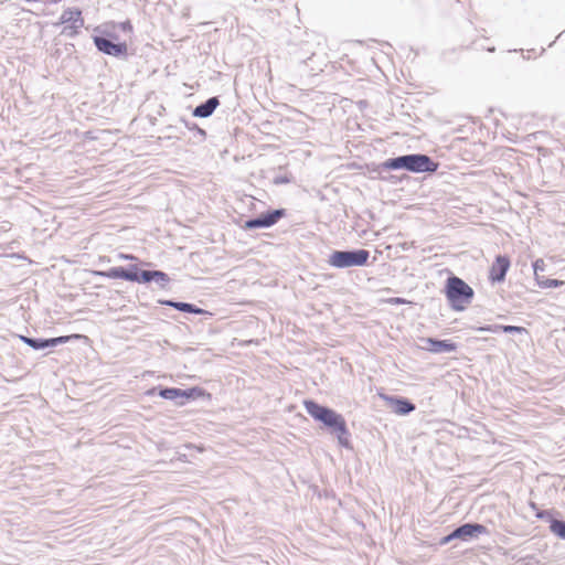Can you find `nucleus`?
Listing matches in <instances>:
<instances>
[{"label":"nucleus","instance_id":"4","mask_svg":"<svg viewBox=\"0 0 565 565\" xmlns=\"http://www.w3.org/2000/svg\"><path fill=\"white\" fill-rule=\"evenodd\" d=\"M370 252L367 249L333 250L328 264L334 268L360 267L367 264Z\"/></svg>","mask_w":565,"mask_h":565},{"label":"nucleus","instance_id":"2","mask_svg":"<svg viewBox=\"0 0 565 565\" xmlns=\"http://www.w3.org/2000/svg\"><path fill=\"white\" fill-rule=\"evenodd\" d=\"M438 163L424 153L403 154L385 160L381 164L382 171L407 170L414 173L435 172Z\"/></svg>","mask_w":565,"mask_h":565},{"label":"nucleus","instance_id":"11","mask_svg":"<svg viewBox=\"0 0 565 565\" xmlns=\"http://www.w3.org/2000/svg\"><path fill=\"white\" fill-rule=\"evenodd\" d=\"M422 342L424 343L422 348L431 353L455 352L457 350V344L450 340L423 338Z\"/></svg>","mask_w":565,"mask_h":565},{"label":"nucleus","instance_id":"21","mask_svg":"<svg viewBox=\"0 0 565 565\" xmlns=\"http://www.w3.org/2000/svg\"><path fill=\"white\" fill-rule=\"evenodd\" d=\"M121 268L122 267H113L106 271H97L96 274L111 279H121Z\"/></svg>","mask_w":565,"mask_h":565},{"label":"nucleus","instance_id":"8","mask_svg":"<svg viewBox=\"0 0 565 565\" xmlns=\"http://www.w3.org/2000/svg\"><path fill=\"white\" fill-rule=\"evenodd\" d=\"M510 268V259L505 255L495 257L489 270V279L494 282H502L505 279L507 273Z\"/></svg>","mask_w":565,"mask_h":565},{"label":"nucleus","instance_id":"29","mask_svg":"<svg viewBox=\"0 0 565 565\" xmlns=\"http://www.w3.org/2000/svg\"><path fill=\"white\" fill-rule=\"evenodd\" d=\"M530 507H531L533 510H535L536 512H537V510H540V509L537 508V505H536L534 502H531V503H530Z\"/></svg>","mask_w":565,"mask_h":565},{"label":"nucleus","instance_id":"17","mask_svg":"<svg viewBox=\"0 0 565 565\" xmlns=\"http://www.w3.org/2000/svg\"><path fill=\"white\" fill-rule=\"evenodd\" d=\"M121 279L141 282L140 273L138 271V268L136 266H132L129 269L122 267Z\"/></svg>","mask_w":565,"mask_h":565},{"label":"nucleus","instance_id":"1","mask_svg":"<svg viewBox=\"0 0 565 565\" xmlns=\"http://www.w3.org/2000/svg\"><path fill=\"white\" fill-rule=\"evenodd\" d=\"M303 406L307 413L315 420L322 423L327 428L335 434L337 439L342 447H351L349 439L350 433L347 427V422L341 414L337 413L332 408L320 405L312 399L305 401Z\"/></svg>","mask_w":565,"mask_h":565},{"label":"nucleus","instance_id":"15","mask_svg":"<svg viewBox=\"0 0 565 565\" xmlns=\"http://www.w3.org/2000/svg\"><path fill=\"white\" fill-rule=\"evenodd\" d=\"M212 115V98L206 99L193 110L195 117H209Z\"/></svg>","mask_w":565,"mask_h":565},{"label":"nucleus","instance_id":"14","mask_svg":"<svg viewBox=\"0 0 565 565\" xmlns=\"http://www.w3.org/2000/svg\"><path fill=\"white\" fill-rule=\"evenodd\" d=\"M140 278L141 282L154 281L162 287L170 280L169 276L160 270H141Z\"/></svg>","mask_w":565,"mask_h":565},{"label":"nucleus","instance_id":"28","mask_svg":"<svg viewBox=\"0 0 565 565\" xmlns=\"http://www.w3.org/2000/svg\"><path fill=\"white\" fill-rule=\"evenodd\" d=\"M394 302H396V303H404V302H405V300H404V299H402V298H395V299H394Z\"/></svg>","mask_w":565,"mask_h":565},{"label":"nucleus","instance_id":"18","mask_svg":"<svg viewBox=\"0 0 565 565\" xmlns=\"http://www.w3.org/2000/svg\"><path fill=\"white\" fill-rule=\"evenodd\" d=\"M164 303L168 306H171L180 311H184V312H193V313L201 312V310L198 309L195 306H193L191 303H186V302H177V301L169 300V301H166Z\"/></svg>","mask_w":565,"mask_h":565},{"label":"nucleus","instance_id":"10","mask_svg":"<svg viewBox=\"0 0 565 565\" xmlns=\"http://www.w3.org/2000/svg\"><path fill=\"white\" fill-rule=\"evenodd\" d=\"M19 339L31 347L34 350H43L49 348H54L58 344L66 343L70 340V337H57L51 339H34L25 335H19Z\"/></svg>","mask_w":565,"mask_h":565},{"label":"nucleus","instance_id":"22","mask_svg":"<svg viewBox=\"0 0 565 565\" xmlns=\"http://www.w3.org/2000/svg\"><path fill=\"white\" fill-rule=\"evenodd\" d=\"M535 516L540 520L547 521L551 524L552 520H556L553 518L552 512L550 510H537Z\"/></svg>","mask_w":565,"mask_h":565},{"label":"nucleus","instance_id":"5","mask_svg":"<svg viewBox=\"0 0 565 565\" xmlns=\"http://www.w3.org/2000/svg\"><path fill=\"white\" fill-rule=\"evenodd\" d=\"M285 214V209L270 210L254 218L246 220L243 227L245 230L268 228L275 225Z\"/></svg>","mask_w":565,"mask_h":565},{"label":"nucleus","instance_id":"25","mask_svg":"<svg viewBox=\"0 0 565 565\" xmlns=\"http://www.w3.org/2000/svg\"><path fill=\"white\" fill-rule=\"evenodd\" d=\"M119 26L122 31H131L132 30V26L129 21L120 23Z\"/></svg>","mask_w":565,"mask_h":565},{"label":"nucleus","instance_id":"6","mask_svg":"<svg viewBox=\"0 0 565 565\" xmlns=\"http://www.w3.org/2000/svg\"><path fill=\"white\" fill-rule=\"evenodd\" d=\"M488 533L489 531L483 524L463 523L450 532V537H455L462 542H469L473 539H478L479 535Z\"/></svg>","mask_w":565,"mask_h":565},{"label":"nucleus","instance_id":"31","mask_svg":"<svg viewBox=\"0 0 565 565\" xmlns=\"http://www.w3.org/2000/svg\"><path fill=\"white\" fill-rule=\"evenodd\" d=\"M199 132H200L201 135H205L204 130L199 129Z\"/></svg>","mask_w":565,"mask_h":565},{"label":"nucleus","instance_id":"30","mask_svg":"<svg viewBox=\"0 0 565 565\" xmlns=\"http://www.w3.org/2000/svg\"><path fill=\"white\" fill-rule=\"evenodd\" d=\"M120 258H124V259H132V256L121 254V255H120Z\"/></svg>","mask_w":565,"mask_h":565},{"label":"nucleus","instance_id":"13","mask_svg":"<svg viewBox=\"0 0 565 565\" xmlns=\"http://www.w3.org/2000/svg\"><path fill=\"white\" fill-rule=\"evenodd\" d=\"M192 394V390H181L174 387L161 388L159 391V395L162 398L175 401L178 404H183V401L190 398Z\"/></svg>","mask_w":565,"mask_h":565},{"label":"nucleus","instance_id":"19","mask_svg":"<svg viewBox=\"0 0 565 565\" xmlns=\"http://www.w3.org/2000/svg\"><path fill=\"white\" fill-rule=\"evenodd\" d=\"M536 282L541 288H557L564 285V281L562 280L550 279L544 277H537Z\"/></svg>","mask_w":565,"mask_h":565},{"label":"nucleus","instance_id":"24","mask_svg":"<svg viewBox=\"0 0 565 565\" xmlns=\"http://www.w3.org/2000/svg\"><path fill=\"white\" fill-rule=\"evenodd\" d=\"M289 179L287 177H276L275 180H274V183L275 184H284V183H289Z\"/></svg>","mask_w":565,"mask_h":565},{"label":"nucleus","instance_id":"23","mask_svg":"<svg viewBox=\"0 0 565 565\" xmlns=\"http://www.w3.org/2000/svg\"><path fill=\"white\" fill-rule=\"evenodd\" d=\"M545 268V264H544V260L543 259H536L534 263H533V270H534V274H535V279H537L539 276V273L540 271H543Z\"/></svg>","mask_w":565,"mask_h":565},{"label":"nucleus","instance_id":"3","mask_svg":"<svg viewBox=\"0 0 565 565\" xmlns=\"http://www.w3.org/2000/svg\"><path fill=\"white\" fill-rule=\"evenodd\" d=\"M445 295L455 311H462L471 302L475 291L461 278L450 276L446 281Z\"/></svg>","mask_w":565,"mask_h":565},{"label":"nucleus","instance_id":"7","mask_svg":"<svg viewBox=\"0 0 565 565\" xmlns=\"http://www.w3.org/2000/svg\"><path fill=\"white\" fill-rule=\"evenodd\" d=\"M94 44L98 51L111 56H124L127 54V44L125 42L115 43L105 36H94Z\"/></svg>","mask_w":565,"mask_h":565},{"label":"nucleus","instance_id":"16","mask_svg":"<svg viewBox=\"0 0 565 565\" xmlns=\"http://www.w3.org/2000/svg\"><path fill=\"white\" fill-rule=\"evenodd\" d=\"M550 531L557 537L565 540V520H552Z\"/></svg>","mask_w":565,"mask_h":565},{"label":"nucleus","instance_id":"26","mask_svg":"<svg viewBox=\"0 0 565 565\" xmlns=\"http://www.w3.org/2000/svg\"><path fill=\"white\" fill-rule=\"evenodd\" d=\"M456 540L455 537H450V533L446 536H444L441 540H440V545H446L448 543H450L451 541Z\"/></svg>","mask_w":565,"mask_h":565},{"label":"nucleus","instance_id":"12","mask_svg":"<svg viewBox=\"0 0 565 565\" xmlns=\"http://www.w3.org/2000/svg\"><path fill=\"white\" fill-rule=\"evenodd\" d=\"M392 411L397 415H408L415 409V405L405 397L383 396Z\"/></svg>","mask_w":565,"mask_h":565},{"label":"nucleus","instance_id":"9","mask_svg":"<svg viewBox=\"0 0 565 565\" xmlns=\"http://www.w3.org/2000/svg\"><path fill=\"white\" fill-rule=\"evenodd\" d=\"M61 24H70L65 30L70 29V34L77 33L78 29L84 25V19L82 18V11L79 9H66L63 11L60 18Z\"/></svg>","mask_w":565,"mask_h":565},{"label":"nucleus","instance_id":"20","mask_svg":"<svg viewBox=\"0 0 565 565\" xmlns=\"http://www.w3.org/2000/svg\"><path fill=\"white\" fill-rule=\"evenodd\" d=\"M494 330L495 331L501 330L504 333H518V334L527 333V330L524 327L510 326V324L495 326Z\"/></svg>","mask_w":565,"mask_h":565},{"label":"nucleus","instance_id":"27","mask_svg":"<svg viewBox=\"0 0 565 565\" xmlns=\"http://www.w3.org/2000/svg\"><path fill=\"white\" fill-rule=\"evenodd\" d=\"M220 102L218 98L214 96V110L218 107Z\"/></svg>","mask_w":565,"mask_h":565}]
</instances>
